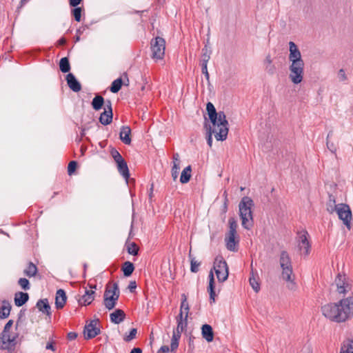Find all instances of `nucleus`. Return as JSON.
Returning a JSON list of instances; mask_svg holds the SVG:
<instances>
[{
    "label": "nucleus",
    "mask_w": 353,
    "mask_h": 353,
    "mask_svg": "<svg viewBox=\"0 0 353 353\" xmlns=\"http://www.w3.org/2000/svg\"><path fill=\"white\" fill-rule=\"evenodd\" d=\"M323 315L331 321L344 323L353 319V296L329 303L321 307Z\"/></svg>",
    "instance_id": "obj_1"
},
{
    "label": "nucleus",
    "mask_w": 353,
    "mask_h": 353,
    "mask_svg": "<svg viewBox=\"0 0 353 353\" xmlns=\"http://www.w3.org/2000/svg\"><path fill=\"white\" fill-rule=\"evenodd\" d=\"M206 110L212 123V126L209 128V135L207 139L208 144L211 147L212 144V134H214L217 141L225 140L228 134L229 124L225 113L222 111L217 112L211 102L207 103Z\"/></svg>",
    "instance_id": "obj_2"
},
{
    "label": "nucleus",
    "mask_w": 353,
    "mask_h": 353,
    "mask_svg": "<svg viewBox=\"0 0 353 353\" xmlns=\"http://www.w3.org/2000/svg\"><path fill=\"white\" fill-rule=\"evenodd\" d=\"M289 78L294 84L301 83L304 74V61L297 46L293 42H289Z\"/></svg>",
    "instance_id": "obj_3"
},
{
    "label": "nucleus",
    "mask_w": 353,
    "mask_h": 353,
    "mask_svg": "<svg viewBox=\"0 0 353 353\" xmlns=\"http://www.w3.org/2000/svg\"><path fill=\"white\" fill-rule=\"evenodd\" d=\"M280 265L282 269L281 277L285 281L287 288L290 290H294L296 285L294 282V275L293 274V270L292 261L289 254L286 251H282L279 259Z\"/></svg>",
    "instance_id": "obj_4"
},
{
    "label": "nucleus",
    "mask_w": 353,
    "mask_h": 353,
    "mask_svg": "<svg viewBox=\"0 0 353 353\" xmlns=\"http://www.w3.org/2000/svg\"><path fill=\"white\" fill-rule=\"evenodd\" d=\"M253 206V201L248 196H244L239 205L241 225L247 230H250L253 226V216L252 210Z\"/></svg>",
    "instance_id": "obj_5"
},
{
    "label": "nucleus",
    "mask_w": 353,
    "mask_h": 353,
    "mask_svg": "<svg viewBox=\"0 0 353 353\" xmlns=\"http://www.w3.org/2000/svg\"><path fill=\"white\" fill-rule=\"evenodd\" d=\"M229 230L225 235V243L226 248L230 251H236L239 243V236L237 234L238 224L234 217L228 220Z\"/></svg>",
    "instance_id": "obj_6"
},
{
    "label": "nucleus",
    "mask_w": 353,
    "mask_h": 353,
    "mask_svg": "<svg viewBox=\"0 0 353 353\" xmlns=\"http://www.w3.org/2000/svg\"><path fill=\"white\" fill-rule=\"evenodd\" d=\"M13 323L14 321L12 320H9L6 324L0 336V348L2 350L11 349L16 345V340L18 337V334L10 330Z\"/></svg>",
    "instance_id": "obj_7"
},
{
    "label": "nucleus",
    "mask_w": 353,
    "mask_h": 353,
    "mask_svg": "<svg viewBox=\"0 0 353 353\" xmlns=\"http://www.w3.org/2000/svg\"><path fill=\"white\" fill-rule=\"evenodd\" d=\"M119 297V290L116 283L109 282L103 294V303L105 307L110 310L113 309Z\"/></svg>",
    "instance_id": "obj_8"
},
{
    "label": "nucleus",
    "mask_w": 353,
    "mask_h": 353,
    "mask_svg": "<svg viewBox=\"0 0 353 353\" xmlns=\"http://www.w3.org/2000/svg\"><path fill=\"white\" fill-rule=\"evenodd\" d=\"M150 48L152 58L156 61L163 59L165 50V41L164 39L157 37L151 40Z\"/></svg>",
    "instance_id": "obj_9"
},
{
    "label": "nucleus",
    "mask_w": 353,
    "mask_h": 353,
    "mask_svg": "<svg viewBox=\"0 0 353 353\" xmlns=\"http://www.w3.org/2000/svg\"><path fill=\"white\" fill-rule=\"evenodd\" d=\"M336 292L340 294H346L352 291L353 283L345 275L339 274L334 281Z\"/></svg>",
    "instance_id": "obj_10"
},
{
    "label": "nucleus",
    "mask_w": 353,
    "mask_h": 353,
    "mask_svg": "<svg viewBox=\"0 0 353 353\" xmlns=\"http://www.w3.org/2000/svg\"><path fill=\"white\" fill-rule=\"evenodd\" d=\"M214 270L219 282H224L228 277V267L222 258H216L214 261Z\"/></svg>",
    "instance_id": "obj_11"
},
{
    "label": "nucleus",
    "mask_w": 353,
    "mask_h": 353,
    "mask_svg": "<svg viewBox=\"0 0 353 353\" xmlns=\"http://www.w3.org/2000/svg\"><path fill=\"white\" fill-rule=\"evenodd\" d=\"M308 233L306 230H301L298 232L296 241L301 254L307 255L310 251V243L308 239Z\"/></svg>",
    "instance_id": "obj_12"
},
{
    "label": "nucleus",
    "mask_w": 353,
    "mask_h": 353,
    "mask_svg": "<svg viewBox=\"0 0 353 353\" xmlns=\"http://www.w3.org/2000/svg\"><path fill=\"white\" fill-rule=\"evenodd\" d=\"M336 213L339 218L343 221L344 225L350 230L352 220V211L350 206L345 203H339Z\"/></svg>",
    "instance_id": "obj_13"
},
{
    "label": "nucleus",
    "mask_w": 353,
    "mask_h": 353,
    "mask_svg": "<svg viewBox=\"0 0 353 353\" xmlns=\"http://www.w3.org/2000/svg\"><path fill=\"white\" fill-rule=\"evenodd\" d=\"M99 324V321L93 320L91 321L88 324L85 325L83 332L85 339H90L94 338L100 333Z\"/></svg>",
    "instance_id": "obj_14"
},
{
    "label": "nucleus",
    "mask_w": 353,
    "mask_h": 353,
    "mask_svg": "<svg viewBox=\"0 0 353 353\" xmlns=\"http://www.w3.org/2000/svg\"><path fill=\"white\" fill-rule=\"evenodd\" d=\"M112 103L108 100L105 101L104 111L100 115L99 121L104 125H108L112 121Z\"/></svg>",
    "instance_id": "obj_15"
},
{
    "label": "nucleus",
    "mask_w": 353,
    "mask_h": 353,
    "mask_svg": "<svg viewBox=\"0 0 353 353\" xmlns=\"http://www.w3.org/2000/svg\"><path fill=\"white\" fill-rule=\"evenodd\" d=\"M129 83V79L126 72L123 73L121 77L115 79L110 86V91L113 93L118 92L123 85H128Z\"/></svg>",
    "instance_id": "obj_16"
},
{
    "label": "nucleus",
    "mask_w": 353,
    "mask_h": 353,
    "mask_svg": "<svg viewBox=\"0 0 353 353\" xmlns=\"http://www.w3.org/2000/svg\"><path fill=\"white\" fill-rule=\"evenodd\" d=\"M67 301V296L65 292L59 289L57 291L55 295V306L57 310L63 308Z\"/></svg>",
    "instance_id": "obj_17"
},
{
    "label": "nucleus",
    "mask_w": 353,
    "mask_h": 353,
    "mask_svg": "<svg viewBox=\"0 0 353 353\" xmlns=\"http://www.w3.org/2000/svg\"><path fill=\"white\" fill-rule=\"evenodd\" d=\"M66 81L69 88L74 92H79L81 89L80 83L77 80L74 75L69 73L66 76Z\"/></svg>",
    "instance_id": "obj_18"
},
{
    "label": "nucleus",
    "mask_w": 353,
    "mask_h": 353,
    "mask_svg": "<svg viewBox=\"0 0 353 353\" xmlns=\"http://www.w3.org/2000/svg\"><path fill=\"white\" fill-rule=\"evenodd\" d=\"M173 162L171 170L172 177L174 181H176L178 178L179 170H180V159L178 153H174L172 157Z\"/></svg>",
    "instance_id": "obj_19"
},
{
    "label": "nucleus",
    "mask_w": 353,
    "mask_h": 353,
    "mask_svg": "<svg viewBox=\"0 0 353 353\" xmlns=\"http://www.w3.org/2000/svg\"><path fill=\"white\" fill-rule=\"evenodd\" d=\"M95 292L92 290H85V294L79 300V303L81 305H88L94 299Z\"/></svg>",
    "instance_id": "obj_20"
},
{
    "label": "nucleus",
    "mask_w": 353,
    "mask_h": 353,
    "mask_svg": "<svg viewBox=\"0 0 353 353\" xmlns=\"http://www.w3.org/2000/svg\"><path fill=\"white\" fill-rule=\"evenodd\" d=\"M37 307L42 313L46 314L49 318L51 317V307L48 303V299H40L38 301Z\"/></svg>",
    "instance_id": "obj_21"
},
{
    "label": "nucleus",
    "mask_w": 353,
    "mask_h": 353,
    "mask_svg": "<svg viewBox=\"0 0 353 353\" xmlns=\"http://www.w3.org/2000/svg\"><path fill=\"white\" fill-rule=\"evenodd\" d=\"M131 129L128 126H123L121 129L119 137L120 139L127 145L131 143Z\"/></svg>",
    "instance_id": "obj_22"
},
{
    "label": "nucleus",
    "mask_w": 353,
    "mask_h": 353,
    "mask_svg": "<svg viewBox=\"0 0 353 353\" xmlns=\"http://www.w3.org/2000/svg\"><path fill=\"white\" fill-rule=\"evenodd\" d=\"M125 314L121 309L116 310L110 315V321L115 324H119L122 322L125 319Z\"/></svg>",
    "instance_id": "obj_23"
},
{
    "label": "nucleus",
    "mask_w": 353,
    "mask_h": 353,
    "mask_svg": "<svg viewBox=\"0 0 353 353\" xmlns=\"http://www.w3.org/2000/svg\"><path fill=\"white\" fill-rule=\"evenodd\" d=\"M210 53H208V51L207 49H203V54H202V59L201 61V70L203 74H205V77L208 79L209 78V74L207 69V64L210 59Z\"/></svg>",
    "instance_id": "obj_24"
},
{
    "label": "nucleus",
    "mask_w": 353,
    "mask_h": 353,
    "mask_svg": "<svg viewBox=\"0 0 353 353\" xmlns=\"http://www.w3.org/2000/svg\"><path fill=\"white\" fill-rule=\"evenodd\" d=\"M11 310V305L8 301H3L0 303V319H3L8 317Z\"/></svg>",
    "instance_id": "obj_25"
},
{
    "label": "nucleus",
    "mask_w": 353,
    "mask_h": 353,
    "mask_svg": "<svg viewBox=\"0 0 353 353\" xmlns=\"http://www.w3.org/2000/svg\"><path fill=\"white\" fill-rule=\"evenodd\" d=\"M203 337L208 341L211 342L214 339V332L212 327L208 324H205L201 327Z\"/></svg>",
    "instance_id": "obj_26"
},
{
    "label": "nucleus",
    "mask_w": 353,
    "mask_h": 353,
    "mask_svg": "<svg viewBox=\"0 0 353 353\" xmlns=\"http://www.w3.org/2000/svg\"><path fill=\"white\" fill-rule=\"evenodd\" d=\"M117 167L120 174L128 181L130 178V172L126 161L124 160L117 163Z\"/></svg>",
    "instance_id": "obj_27"
},
{
    "label": "nucleus",
    "mask_w": 353,
    "mask_h": 353,
    "mask_svg": "<svg viewBox=\"0 0 353 353\" xmlns=\"http://www.w3.org/2000/svg\"><path fill=\"white\" fill-rule=\"evenodd\" d=\"M29 296L28 293L17 292L14 296V303L17 306L20 307L24 305L28 300Z\"/></svg>",
    "instance_id": "obj_28"
},
{
    "label": "nucleus",
    "mask_w": 353,
    "mask_h": 353,
    "mask_svg": "<svg viewBox=\"0 0 353 353\" xmlns=\"http://www.w3.org/2000/svg\"><path fill=\"white\" fill-rule=\"evenodd\" d=\"M192 176V168L188 165L183 169L180 176V182L181 183H187Z\"/></svg>",
    "instance_id": "obj_29"
},
{
    "label": "nucleus",
    "mask_w": 353,
    "mask_h": 353,
    "mask_svg": "<svg viewBox=\"0 0 353 353\" xmlns=\"http://www.w3.org/2000/svg\"><path fill=\"white\" fill-rule=\"evenodd\" d=\"M181 336V334H179V332L173 331L172 336L171 339L170 352H174L177 350Z\"/></svg>",
    "instance_id": "obj_30"
},
{
    "label": "nucleus",
    "mask_w": 353,
    "mask_h": 353,
    "mask_svg": "<svg viewBox=\"0 0 353 353\" xmlns=\"http://www.w3.org/2000/svg\"><path fill=\"white\" fill-rule=\"evenodd\" d=\"M208 291L210 293V299L214 301V296H215V292H214V275L212 272L211 271L209 274V286L208 288Z\"/></svg>",
    "instance_id": "obj_31"
},
{
    "label": "nucleus",
    "mask_w": 353,
    "mask_h": 353,
    "mask_svg": "<svg viewBox=\"0 0 353 353\" xmlns=\"http://www.w3.org/2000/svg\"><path fill=\"white\" fill-rule=\"evenodd\" d=\"M23 273L28 277L34 276L37 273V268L32 262H29Z\"/></svg>",
    "instance_id": "obj_32"
},
{
    "label": "nucleus",
    "mask_w": 353,
    "mask_h": 353,
    "mask_svg": "<svg viewBox=\"0 0 353 353\" xmlns=\"http://www.w3.org/2000/svg\"><path fill=\"white\" fill-rule=\"evenodd\" d=\"M121 270L124 276H130L134 272V266L132 263L130 261H125L123 263Z\"/></svg>",
    "instance_id": "obj_33"
},
{
    "label": "nucleus",
    "mask_w": 353,
    "mask_h": 353,
    "mask_svg": "<svg viewBox=\"0 0 353 353\" xmlns=\"http://www.w3.org/2000/svg\"><path fill=\"white\" fill-rule=\"evenodd\" d=\"M103 104H105V102L104 101V99L100 95H97L92 101V106L95 110L101 109Z\"/></svg>",
    "instance_id": "obj_34"
},
{
    "label": "nucleus",
    "mask_w": 353,
    "mask_h": 353,
    "mask_svg": "<svg viewBox=\"0 0 353 353\" xmlns=\"http://www.w3.org/2000/svg\"><path fill=\"white\" fill-rule=\"evenodd\" d=\"M125 248H126L128 252L130 254H132L134 256H136L138 254L139 248V246L137 245V244L135 243L134 242H127L125 244Z\"/></svg>",
    "instance_id": "obj_35"
},
{
    "label": "nucleus",
    "mask_w": 353,
    "mask_h": 353,
    "mask_svg": "<svg viewBox=\"0 0 353 353\" xmlns=\"http://www.w3.org/2000/svg\"><path fill=\"white\" fill-rule=\"evenodd\" d=\"M250 284L256 292H258L260 290L259 276L254 274L253 272H252V276L250 277Z\"/></svg>",
    "instance_id": "obj_36"
},
{
    "label": "nucleus",
    "mask_w": 353,
    "mask_h": 353,
    "mask_svg": "<svg viewBox=\"0 0 353 353\" xmlns=\"http://www.w3.org/2000/svg\"><path fill=\"white\" fill-rule=\"evenodd\" d=\"M59 68L62 72H68L70 70V65L69 63V60L67 57H63L61 59L59 62Z\"/></svg>",
    "instance_id": "obj_37"
},
{
    "label": "nucleus",
    "mask_w": 353,
    "mask_h": 353,
    "mask_svg": "<svg viewBox=\"0 0 353 353\" xmlns=\"http://www.w3.org/2000/svg\"><path fill=\"white\" fill-rule=\"evenodd\" d=\"M183 300L181 301V310L182 312H183L185 313V319H188V313H189V310H190V307H189V305L187 302V299H186V296L183 294Z\"/></svg>",
    "instance_id": "obj_38"
},
{
    "label": "nucleus",
    "mask_w": 353,
    "mask_h": 353,
    "mask_svg": "<svg viewBox=\"0 0 353 353\" xmlns=\"http://www.w3.org/2000/svg\"><path fill=\"white\" fill-rule=\"evenodd\" d=\"M339 204H335V199L330 196L329 202L327 205V210L330 213H333L334 212H337Z\"/></svg>",
    "instance_id": "obj_39"
},
{
    "label": "nucleus",
    "mask_w": 353,
    "mask_h": 353,
    "mask_svg": "<svg viewBox=\"0 0 353 353\" xmlns=\"http://www.w3.org/2000/svg\"><path fill=\"white\" fill-rule=\"evenodd\" d=\"M187 319H185V318H184V320L176 319L177 327L173 331L179 332V334H181V332L185 330V328L187 326Z\"/></svg>",
    "instance_id": "obj_40"
},
{
    "label": "nucleus",
    "mask_w": 353,
    "mask_h": 353,
    "mask_svg": "<svg viewBox=\"0 0 353 353\" xmlns=\"http://www.w3.org/2000/svg\"><path fill=\"white\" fill-rule=\"evenodd\" d=\"M340 353H353V340H349L344 344Z\"/></svg>",
    "instance_id": "obj_41"
},
{
    "label": "nucleus",
    "mask_w": 353,
    "mask_h": 353,
    "mask_svg": "<svg viewBox=\"0 0 353 353\" xmlns=\"http://www.w3.org/2000/svg\"><path fill=\"white\" fill-rule=\"evenodd\" d=\"M110 154L114 159L116 164L124 161V159L122 157L121 154L115 149H112L110 152Z\"/></svg>",
    "instance_id": "obj_42"
},
{
    "label": "nucleus",
    "mask_w": 353,
    "mask_h": 353,
    "mask_svg": "<svg viewBox=\"0 0 353 353\" xmlns=\"http://www.w3.org/2000/svg\"><path fill=\"white\" fill-rule=\"evenodd\" d=\"M137 334V330L136 328H132L128 334H125L123 336V340L126 342H129L136 338Z\"/></svg>",
    "instance_id": "obj_43"
},
{
    "label": "nucleus",
    "mask_w": 353,
    "mask_h": 353,
    "mask_svg": "<svg viewBox=\"0 0 353 353\" xmlns=\"http://www.w3.org/2000/svg\"><path fill=\"white\" fill-rule=\"evenodd\" d=\"M77 168V163L75 161H72L69 163L68 166V174L71 176L72 175Z\"/></svg>",
    "instance_id": "obj_44"
},
{
    "label": "nucleus",
    "mask_w": 353,
    "mask_h": 353,
    "mask_svg": "<svg viewBox=\"0 0 353 353\" xmlns=\"http://www.w3.org/2000/svg\"><path fill=\"white\" fill-rule=\"evenodd\" d=\"M19 285L21 286V288L25 290L30 289V283L29 281L26 278H21L18 281Z\"/></svg>",
    "instance_id": "obj_45"
},
{
    "label": "nucleus",
    "mask_w": 353,
    "mask_h": 353,
    "mask_svg": "<svg viewBox=\"0 0 353 353\" xmlns=\"http://www.w3.org/2000/svg\"><path fill=\"white\" fill-rule=\"evenodd\" d=\"M200 266V263L195 260V259H192L190 261V270L192 272H197L199 271V268Z\"/></svg>",
    "instance_id": "obj_46"
},
{
    "label": "nucleus",
    "mask_w": 353,
    "mask_h": 353,
    "mask_svg": "<svg viewBox=\"0 0 353 353\" xmlns=\"http://www.w3.org/2000/svg\"><path fill=\"white\" fill-rule=\"evenodd\" d=\"M81 12H82V8H80V7L75 8L72 10V14H73V16L74 17V19L77 21H81Z\"/></svg>",
    "instance_id": "obj_47"
},
{
    "label": "nucleus",
    "mask_w": 353,
    "mask_h": 353,
    "mask_svg": "<svg viewBox=\"0 0 353 353\" xmlns=\"http://www.w3.org/2000/svg\"><path fill=\"white\" fill-rule=\"evenodd\" d=\"M338 79L340 81H345L347 79L345 72L343 69H340L337 74Z\"/></svg>",
    "instance_id": "obj_48"
},
{
    "label": "nucleus",
    "mask_w": 353,
    "mask_h": 353,
    "mask_svg": "<svg viewBox=\"0 0 353 353\" xmlns=\"http://www.w3.org/2000/svg\"><path fill=\"white\" fill-rule=\"evenodd\" d=\"M272 63V60L271 59V57L270 55L267 56L264 61V64L265 65L267 69L268 68L269 66H271Z\"/></svg>",
    "instance_id": "obj_49"
},
{
    "label": "nucleus",
    "mask_w": 353,
    "mask_h": 353,
    "mask_svg": "<svg viewBox=\"0 0 353 353\" xmlns=\"http://www.w3.org/2000/svg\"><path fill=\"white\" fill-rule=\"evenodd\" d=\"M170 351V347H169L168 345H163L158 351V353H168Z\"/></svg>",
    "instance_id": "obj_50"
},
{
    "label": "nucleus",
    "mask_w": 353,
    "mask_h": 353,
    "mask_svg": "<svg viewBox=\"0 0 353 353\" xmlns=\"http://www.w3.org/2000/svg\"><path fill=\"white\" fill-rule=\"evenodd\" d=\"M77 337V334L73 332H69L67 335V338L69 340H74Z\"/></svg>",
    "instance_id": "obj_51"
},
{
    "label": "nucleus",
    "mask_w": 353,
    "mask_h": 353,
    "mask_svg": "<svg viewBox=\"0 0 353 353\" xmlns=\"http://www.w3.org/2000/svg\"><path fill=\"white\" fill-rule=\"evenodd\" d=\"M82 0H69V2H70V5L72 7H76L79 4H80V3L81 2Z\"/></svg>",
    "instance_id": "obj_52"
},
{
    "label": "nucleus",
    "mask_w": 353,
    "mask_h": 353,
    "mask_svg": "<svg viewBox=\"0 0 353 353\" xmlns=\"http://www.w3.org/2000/svg\"><path fill=\"white\" fill-rule=\"evenodd\" d=\"M46 349L54 351L55 350V347L54 345V343L53 342L48 343L47 345H46Z\"/></svg>",
    "instance_id": "obj_53"
},
{
    "label": "nucleus",
    "mask_w": 353,
    "mask_h": 353,
    "mask_svg": "<svg viewBox=\"0 0 353 353\" xmlns=\"http://www.w3.org/2000/svg\"><path fill=\"white\" fill-rule=\"evenodd\" d=\"M137 288L136 282L132 281L130 283L128 288L132 292L133 290H134Z\"/></svg>",
    "instance_id": "obj_54"
},
{
    "label": "nucleus",
    "mask_w": 353,
    "mask_h": 353,
    "mask_svg": "<svg viewBox=\"0 0 353 353\" xmlns=\"http://www.w3.org/2000/svg\"><path fill=\"white\" fill-rule=\"evenodd\" d=\"M66 43V40L65 38H61L58 41V45L59 46H63Z\"/></svg>",
    "instance_id": "obj_55"
},
{
    "label": "nucleus",
    "mask_w": 353,
    "mask_h": 353,
    "mask_svg": "<svg viewBox=\"0 0 353 353\" xmlns=\"http://www.w3.org/2000/svg\"><path fill=\"white\" fill-rule=\"evenodd\" d=\"M130 353H142V351L139 347H134L131 350Z\"/></svg>",
    "instance_id": "obj_56"
},
{
    "label": "nucleus",
    "mask_w": 353,
    "mask_h": 353,
    "mask_svg": "<svg viewBox=\"0 0 353 353\" xmlns=\"http://www.w3.org/2000/svg\"><path fill=\"white\" fill-rule=\"evenodd\" d=\"M184 315H185V313L183 312H182L181 310H180V313H179V316H177L176 319L184 320Z\"/></svg>",
    "instance_id": "obj_57"
},
{
    "label": "nucleus",
    "mask_w": 353,
    "mask_h": 353,
    "mask_svg": "<svg viewBox=\"0 0 353 353\" xmlns=\"http://www.w3.org/2000/svg\"><path fill=\"white\" fill-rule=\"evenodd\" d=\"M80 33H81V30H80V29H79V30H77V38H76V41H79V40L80 39V36H79Z\"/></svg>",
    "instance_id": "obj_58"
},
{
    "label": "nucleus",
    "mask_w": 353,
    "mask_h": 353,
    "mask_svg": "<svg viewBox=\"0 0 353 353\" xmlns=\"http://www.w3.org/2000/svg\"><path fill=\"white\" fill-rule=\"evenodd\" d=\"M152 190H153V185H152V187L150 188V196H152Z\"/></svg>",
    "instance_id": "obj_59"
},
{
    "label": "nucleus",
    "mask_w": 353,
    "mask_h": 353,
    "mask_svg": "<svg viewBox=\"0 0 353 353\" xmlns=\"http://www.w3.org/2000/svg\"><path fill=\"white\" fill-rule=\"evenodd\" d=\"M273 70H274V68H272V69L270 70V71H271V73L273 72Z\"/></svg>",
    "instance_id": "obj_60"
}]
</instances>
